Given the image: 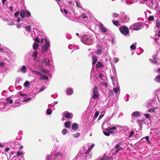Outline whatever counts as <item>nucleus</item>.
Returning a JSON list of instances; mask_svg holds the SVG:
<instances>
[{"label": "nucleus", "instance_id": "obj_13", "mask_svg": "<svg viewBox=\"0 0 160 160\" xmlns=\"http://www.w3.org/2000/svg\"><path fill=\"white\" fill-rule=\"evenodd\" d=\"M73 91V90L71 88H68L67 89V94L68 95H70L72 94Z\"/></svg>", "mask_w": 160, "mask_h": 160}, {"label": "nucleus", "instance_id": "obj_41", "mask_svg": "<svg viewBox=\"0 0 160 160\" xmlns=\"http://www.w3.org/2000/svg\"><path fill=\"white\" fill-rule=\"evenodd\" d=\"M99 114V112L98 111H96L95 114H94V117L95 118H96L98 115Z\"/></svg>", "mask_w": 160, "mask_h": 160}, {"label": "nucleus", "instance_id": "obj_59", "mask_svg": "<svg viewBox=\"0 0 160 160\" xmlns=\"http://www.w3.org/2000/svg\"><path fill=\"white\" fill-rule=\"evenodd\" d=\"M10 150V148L8 147H7L5 149V152H8Z\"/></svg>", "mask_w": 160, "mask_h": 160}, {"label": "nucleus", "instance_id": "obj_15", "mask_svg": "<svg viewBox=\"0 0 160 160\" xmlns=\"http://www.w3.org/2000/svg\"><path fill=\"white\" fill-rule=\"evenodd\" d=\"M38 47L39 44L35 42L33 44L32 47L34 50L37 49Z\"/></svg>", "mask_w": 160, "mask_h": 160}, {"label": "nucleus", "instance_id": "obj_28", "mask_svg": "<svg viewBox=\"0 0 160 160\" xmlns=\"http://www.w3.org/2000/svg\"><path fill=\"white\" fill-rule=\"evenodd\" d=\"M52 112L51 109L50 108H48L46 111V112L47 114L50 115L51 114Z\"/></svg>", "mask_w": 160, "mask_h": 160}, {"label": "nucleus", "instance_id": "obj_40", "mask_svg": "<svg viewBox=\"0 0 160 160\" xmlns=\"http://www.w3.org/2000/svg\"><path fill=\"white\" fill-rule=\"evenodd\" d=\"M118 14L116 13H113L112 15L113 17V18H116L118 17Z\"/></svg>", "mask_w": 160, "mask_h": 160}, {"label": "nucleus", "instance_id": "obj_22", "mask_svg": "<svg viewBox=\"0 0 160 160\" xmlns=\"http://www.w3.org/2000/svg\"><path fill=\"white\" fill-rule=\"evenodd\" d=\"M29 85V83L28 81H26L23 84V86L25 87H27Z\"/></svg>", "mask_w": 160, "mask_h": 160}, {"label": "nucleus", "instance_id": "obj_50", "mask_svg": "<svg viewBox=\"0 0 160 160\" xmlns=\"http://www.w3.org/2000/svg\"><path fill=\"white\" fill-rule=\"evenodd\" d=\"M19 95L22 96H25L26 95V94L22 93L21 92H19Z\"/></svg>", "mask_w": 160, "mask_h": 160}, {"label": "nucleus", "instance_id": "obj_48", "mask_svg": "<svg viewBox=\"0 0 160 160\" xmlns=\"http://www.w3.org/2000/svg\"><path fill=\"white\" fill-rule=\"evenodd\" d=\"M26 69V67L24 65H23L22 68L20 69V70H25Z\"/></svg>", "mask_w": 160, "mask_h": 160}, {"label": "nucleus", "instance_id": "obj_35", "mask_svg": "<svg viewBox=\"0 0 160 160\" xmlns=\"http://www.w3.org/2000/svg\"><path fill=\"white\" fill-rule=\"evenodd\" d=\"M131 49H134L136 48V45L135 44H132L130 46Z\"/></svg>", "mask_w": 160, "mask_h": 160}, {"label": "nucleus", "instance_id": "obj_58", "mask_svg": "<svg viewBox=\"0 0 160 160\" xmlns=\"http://www.w3.org/2000/svg\"><path fill=\"white\" fill-rule=\"evenodd\" d=\"M117 128L115 126H113L111 128H110L109 129H112V130H115Z\"/></svg>", "mask_w": 160, "mask_h": 160}, {"label": "nucleus", "instance_id": "obj_4", "mask_svg": "<svg viewBox=\"0 0 160 160\" xmlns=\"http://www.w3.org/2000/svg\"><path fill=\"white\" fill-rule=\"evenodd\" d=\"M121 143L120 142L118 143L115 146V148L116 149L114 151L116 153H118L119 151L123 150V148L120 147Z\"/></svg>", "mask_w": 160, "mask_h": 160}, {"label": "nucleus", "instance_id": "obj_44", "mask_svg": "<svg viewBox=\"0 0 160 160\" xmlns=\"http://www.w3.org/2000/svg\"><path fill=\"white\" fill-rule=\"evenodd\" d=\"M22 152H18L17 153V156L18 157H20L22 155Z\"/></svg>", "mask_w": 160, "mask_h": 160}, {"label": "nucleus", "instance_id": "obj_43", "mask_svg": "<svg viewBox=\"0 0 160 160\" xmlns=\"http://www.w3.org/2000/svg\"><path fill=\"white\" fill-rule=\"evenodd\" d=\"M32 71L34 73H35L36 74H38L40 75H41V74L37 71Z\"/></svg>", "mask_w": 160, "mask_h": 160}, {"label": "nucleus", "instance_id": "obj_38", "mask_svg": "<svg viewBox=\"0 0 160 160\" xmlns=\"http://www.w3.org/2000/svg\"><path fill=\"white\" fill-rule=\"evenodd\" d=\"M67 133V130L66 129H64L62 131V133L63 134H65Z\"/></svg>", "mask_w": 160, "mask_h": 160}, {"label": "nucleus", "instance_id": "obj_47", "mask_svg": "<svg viewBox=\"0 0 160 160\" xmlns=\"http://www.w3.org/2000/svg\"><path fill=\"white\" fill-rule=\"evenodd\" d=\"M19 13V11H18L15 12L14 14L15 16V17H17V16H18V15Z\"/></svg>", "mask_w": 160, "mask_h": 160}, {"label": "nucleus", "instance_id": "obj_51", "mask_svg": "<svg viewBox=\"0 0 160 160\" xmlns=\"http://www.w3.org/2000/svg\"><path fill=\"white\" fill-rule=\"evenodd\" d=\"M99 26L100 28L101 29L103 27V25L100 22L99 24Z\"/></svg>", "mask_w": 160, "mask_h": 160}, {"label": "nucleus", "instance_id": "obj_54", "mask_svg": "<svg viewBox=\"0 0 160 160\" xmlns=\"http://www.w3.org/2000/svg\"><path fill=\"white\" fill-rule=\"evenodd\" d=\"M76 5L78 7L80 8L81 7L79 3H78V1H76Z\"/></svg>", "mask_w": 160, "mask_h": 160}, {"label": "nucleus", "instance_id": "obj_64", "mask_svg": "<svg viewBox=\"0 0 160 160\" xmlns=\"http://www.w3.org/2000/svg\"><path fill=\"white\" fill-rule=\"evenodd\" d=\"M160 37V31H159L157 34Z\"/></svg>", "mask_w": 160, "mask_h": 160}, {"label": "nucleus", "instance_id": "obj_46", "mask_svg": "<svg viewBox=\"0 0 160 160\" xmlns=\"http://www.w3.org/2000/svg\"><path fill=\"white\" fill-rule=\"evenodd\" d=\"M81 17L83 19H85L87 18V16L84 13L82 14L81 15Z\"/></svg>", "mask_w": 160, "mask_h": 160}, {"label": "nucleus", "instance_id": "obj_52", "mask_svg": "<svg viewBox=\"0 0 160 160\" xmlns=\"http://www.w3.org/2000/svg\"><path fill=\"white\" fill-rule=\"evenodd\" d=\"M31 99V98H29L28 99H27L26 98H24L23 101L24 102H26L30 100Z\"/></svg>", "mask_w": 160, "mask_h": 160}, {"label": "nucleus", "instance_id": "obj_39", "mask_svg": "<svg viewBox=\"0 0 160 160\" xmlns=\"http://www.w3.org/2000/svg\"><path fill=\"white\" fill-rule=\"evenodd\" d=\"M103 133L106 136H109L110 135V134L109 133L108 131L107 132L105 131H103Z\"/></svg>", "mask_w": 160, "mask_h": 160}, {"label": "nucleus", "instance_id": "obj_42", "mask_svg": "<svg viewBox=\"0 0 160 160\" xmlns=\"http://www.w3.org/2000/svg\"><path fill=\"white\" fill-rule=\"evenodd\" d=\"M144 116H145L147 118H150V115L149 114H144Z\"/></svg>", "mask_w": 160, "mask_h": 160}, {"label": "nucleus", "instance_id": "obj_63", "mask_svg": "<svg viewBox=\"0 0 160 160\" xmlns=\"http://www.w3.org/2000/svg\"><path fill=\"white\" fill-rule=\"evenodd\" d=\"M108 131L110 134V133H112L113 132V131L112 130H109Z\"/></svg>", "mask_w": 160, "mask_h": 160}, {"label": "nucleus", "instance_id": "obj_26", "mask_svg": "<svg viewBox=\"0 0 160 160\" xmlns=\"http://www.w3.org/2000/svg\"><path fill=\"white\" fill-rule=\"evenodd\" d=\"M7 101L10 104H12L13 102V101L12 99H10L9 98H8L6 99Z\"/></svg>", "mask_w": 160, "mask_h": 160}, {"label": "nucleus", "instance_id": "obj_32", "mask_svg": "<svg viewBox=\"0 0 160 160\" xmlns=\"http://www.w3.org/2000/svg\"><path fill=\"white\" fill-rule=\"evenodd\" d=\"M88 36H84L82 37V40H84L85 41H86V42H88Z\"/></svg>", "mask_w": 160, "mask_h": 160}, {"label": "nucleus", "instance_id": "obj_20", "mask_svg": "<svg viewBox=\"0 0 160 160\" xmlns=\"http://www.w3.org/2000/svg\"><path fill=\"white\" fill-rule=\"evenodd\" d=\"M40 79L48 80V77L43 75L41 77V78H40Z\"/></svg>", "mask_w": 160, "mask_h": 160}, {"label": "nucleus", "instance_id": "obj_31", "mask_svg": "<svg viewBox=\"0 0 160 160\" xmlns=\"http://www.w3.org/2000/svg\"><path fill=\"white\" fill-rule=\"evenodd\" d=\"M113 90L115 93H117L119 91V88L116 87L115 88H114Z\"/></svg>", "mask_w": 160, "mask_h": 160}, {"label": "nucleus", "instance_id": "obj_19", "mask_svg": "<svg viewBox=\"0 0 160 160\" xmlns=\"http://www.w3.org/2000/svg\"><path fill=\"white\" fill-rule=\"evenodd\" d=\"M25 13L26 16L29 17L31 16V13L29 11L25 10Z\"/></svg>", "mask_w": 160, "mask_h": 160}, {"label": "nucleus", "instance_id": "obj_56", "mask_svg": "<svg viewBox=\"0 0 160 160\" xmlns=\"http://www.w3.org/2000/svg\"><path fill=\"white\" fill-rule=\"evenodd\" d=\"M45 87L44 86H43L42 87L40 88V91H43L44 89H45Z\"/></svg>", "mask_w": 160, "mask_h": 160}, {"label": "nucleus", "instance_id": "obj_25", "mask_svg": "<svg viewBox=\"0 0 160 160\" xmlns=\"http://www.w3.org/2000/svg\"><path fill=\"white\" fill-rule=\"evenodd\" d=\"M101 84L105 88L108 87V84L105 82H101Z\"/></svg>", "mask_w": 160, "mask_h": 160}, {"label": "nucleus", "instance_id": "obj_3", "mask_svg": "<svg viewBox=\"0 0 160 160\" xmlns=\"http://www.w3.org/2000/svg\"><path fill=\"white\" fill-rule=\"evenodd\" d=\"M98 88L96 86H95L93 88L92 98L94 99H97L99 96V93L98 92Z\"/></svg>", "mask_w": 160, "mask_h": 160}, {"label": "nucleus", "instance_id": "obj_45", "mask_svg": "<svg viewBox=\"0 0 160 160\" xmlns=\"http://www.w3.org/2000/svg\"><path fill=\"white\" fill-rule=\"evenodd\" d=\"M119 60V58H114V61L116 63L118 62Z\"/></svg>", "mask_w": 160, "mask_h": 160}, {"label": "nucleus", "instance_id": "obj_16", "mask_svg": "<svg viewBox=\"0 0 160 160\" xmlns=\"http://www.w3.org/2000/svg\"><path fill=\"white\" fill-rule=\"evenodd\" d=\"M132 115L134 117H137L140 115V113L138 111H136L133 112Z\"/></svg>", "mask_w": 160, "mask_h": 160}, {"label": "nucleus", "instance_id": "obj_18", "mask_svg": "<svg viewBox=\"0 0 160 160\" xmlns=\"http://www.w3.org/2000/svg\"><path fill=\"white\" fill-rule=\"evenodd\" d=\"M103 158L104 160H111V157L108 156L104 155L103 156Z\"/></svg>", "mask_w": 160, "mask_h": 160}, {"label": "nucleus", "instance_id": "obj_12", "mask_svg": "<svg viewBox=\"0 0 160 160\" xmlns=\"http://www.w3.org/2000/svg\"><path fill=\"white\" fill-rule=\"evenodd\" d=\"M43 62L46 63V65H49V61L48 58H44Z\"/></svg>", "mask_w": 160, "mask_h": 160}, {"label": "nucleus", "instance_id": "obj_62", "mask_svg": "<svg viewBox=\"0 0 160 160\" xmlns=\"http://www.w3.org/2000/svg\"><path fill=\"white\" fill-rule=\"evenodd\" d=\"M98 159V160H104L103 157L99 158Z\"/></svg>", "mask_w": 160, "mask_h": 160}, {"label": "nucleus", "instance_id": "obj_27", "mask_svg": "<svg viewBox=\"0 0 160 160\" xmlns=\"http://www.w3.org/2000/svg\"><path fill=\"white\" fill-rule=\"evenodd\" d=\"M55 156L56 157L61 156L62 157V154L61 152H57L55 154Z\"/></svg>", "mask_w": 160, "mask_h": 160}, {"label": "nucleus", "instance_id": "obj_1", "mask_svg": "<svg viewBox=\"0 0 160 160\" xmlns=\"http://www.w3.org/2000/svg\"><path fill=\"white\" fill-rule=\"evenodd\" d=\"M142 27V24L141 23H136L131 25L130 29L134 30H138L140 29Z\"/></svg>", "mask_w": 160, "mask_h": 160}, {"label": "nucleus", "instance_id": "obj_34", "mask_svg": "<svg viewBox=\"0 0 160 160\" xmlns=\"http://www.w3.org/2000/svg\"><path fill=\"white\" fill-rule=\"evenodd\" d=\"M101 30L102 32L105 33L107 32V30L106 28L103 27L101 29Z\"/></svg>", "mask_w": 160, "mask_h": 160}, {"label": "nucleus", "instance_id": "obj_5", "mask_svg": "<svg viewBox=\"0 0 160 160\" xmlns=\"http://www.w3.org/2000/svg\"><path fill=\"white\" fill-rule=\"evenodd\" d=\"M97 48H98L95 52V53L97 55H100L102 53V47L101 45L97 46Z\"/></svg>", "mask_w": 160, "mask_h": 160}, {"label": "nucleus", "instance_id": "obj_60", "mask_svg": "<svg viewBox=\"0 0 160 160\" xmlns=\"http://www.w3.org/2000/svg\"><path fill=\"white\" fill-rule=\"evenodd\" d=\"M63 11L65 14H67L68 11L66 9H63Z\"/></svg>", "mask_w": 160, "mask_h": 160}, {"label": "nucleus", "instance_id": "obj_30", "mask_svg": "<svg viewBox=\"0 0 160 160\" xmlns=\"http://www.w3.org/2000/svg\"><path fill=\"white\" fill-rule=\"evenodd\" d=\"M157 109V108H153L148 110L149 112H155V110Z\"/></svg>", "mask_w": 160, "mask_h": 160}, {"label": "nucleus", "instance_id": "obj_55", "mask_svg": "<svg viewBox=\"0 0 160 160\" xmlns=\"http://www.w3.org/2000/svg\"><path fill=\"white\" fill-rule=\"evenodd\" d=\"M145 138L147 140V141L148 142H149V137L148 136H147L145 137Z\"/></svg>", "mask_w": 160, "mask_h": 160}, {"label": "nucleus", "instance_id": "obj_10", "mask_svg": "<svg viewBox=\"0 0 160 160\" xmlns=\"http://www.w3.org/2000/svg\"><path fill=\"white\" fill-rule=\"evenodd\" d=\"M71 113L69 112L65 113L64 114V116L66 118H71Z\"/></svg>", "mask_w": 160, "mask_h": 160}, {"label": "nucleus", "instance_id": "obj_33", "mask_svg": "<svg viewBox=\"0 0 160 160\" xmlns=\"http://www.w3.org/2000/svg\"><path fill=\"white\" fill-rule=\"evenodd\" d=\"M32 56L34 58H37L38 56V53L37 52V51H35L34 52L32 55Z\"/></svg>", "mask_w": 160, "mask_h": 160}, {"label": "nucleus", "instance_id": "obj_36", "mask_svg": "<svg viewBox=\"0 0 160 160\" xmlns=\"http://www.w3.org/2000/svg\"><path fill=\"white\" fill-rule=\"evenodd\" d=\"M79 133L77 132L76 133L73 134V136L74 138H77L79 136Z\"/></svg>", "mask_w": 160, "mask_h": 160}, {"label": "nucleus", "instance_id": "obj_8", "mask_svg": "<svg viewBox=\"0 0 160 160\" xmlns=\"http://www.w3.org/2000/svg\"><path fill=\"white\" fill-rule=\"evenodd\" d=\"M92 65L94 66L97 62L98 59L97 57L96 56H92Z\"/></svg>", "mask_w": 160, "mask_h": 160}, {"label": "nucleus", "instance_id": "obj_11", "mask_svg": "<svg viewBox=\"0 0 160 160\" xmlns=\"http://www.w3.org/2000/svg\"><path fill=\"white\" fill-rule=\"evenodd\" d=\"M78 127V125L76 123H73L72 126V128L73 130H76L77 129Z\"/></svg>", "mask_w": 160, "mask_h": 160}, {"label": "nucleus", "instance_id": "obj_24", "mask_svg": "<svg viewBox=\"0 0 160 160\" xmlns=\"http://www.w3.org/2000/svg\"><path fill=\"white\" fill-rule=\"evenodd\" d=\"M155 79L157 82H160V75L157 76L156 77Z\"/></svg>", "mask_w": 160, "mask_h": 160}, {"label": "nucleus", "instance_id": "obj_6", "mask_svg": "<svg viewBox=\"0 0 160 160\" xmlns=\"http://www.w3.org/2000/svg\"><path fill=\"white\" fill-rule=\"evenodd\" d=\"M50 43H49L47 42L45 44L44 46H43L42 47V51H47L48 48L49 46Z\"/></svg>", "mask_w": 160, "mask_h": 160}, {"label": "nucleus", "instance_id": "obj_61", "mask_svg": "<svg viewBox=\"0 0 160 160\" xmlns=\"http://www.w3.org/2000/svg\"><path fill=\"white\" fill-rule=\"evenodd\" d=\"M4 64L3 62L0 61V66H2L4 65Z\"/></svg>", "mask_w": 160, "mask_h": 160}, {"label": "nucleus", "instance_id": "obj_14", "mask_svg": "<svg viewBox=\"0 0 160 160\" xmlns=\"http://www.w3.org/2000/svg\"><path fill=\"white\" fill-rule=\"evenodd\" d=\"M20 16L22 18H24L25 16V10H21L20 12Z\"/></svg>", "mask_w": 160, "mask_h": 160}, {"label": "nucleus", "instance_id": "obj_17", "mask_svg": "<svg viewBox=\"0 0 160 160\" xmlns=\"http://www.w3.org/2000/svg\"><path fill=\"white\" fill-rule=\"evenodd\" d=\"M112 23L114 25L117 26H118L120 25V24L118 21L117 20L113 21Z\"/></svg>", "mask_w": 160, "mask_h": 160}, {"label": "nucleus", "instance_id": "obj_9", "mask_svg": "<svg viewBox=\"0 0 160 160\" xmlns=\"http://www.w3.org/2000/svg\"><path fill=\"white\" fill-rule=\"evenodd\" d=\"M71 122L70 121H67L65 122V126L66 128H69L70 127Z\"/></svg>", "mask_w": 160, "mask_h": 160}, {"label": "nucleus", "instance_id": "obj_57", "mask_svg": "<svg viewBox=\"0 0 160 160\" xmlns=\"http://www.w3.org/2000/svg\"><path fill=\"white\" fill-rule=\"evenodd\" d=\"M103 116H104V115H100L98 118V120H99L101 119L102 118V117Z\"/></svg>", "mask_w": 160, "mask_h": 160}, {"label": "nucleus", "instance_id": "obj_49", "mask_svg": "<svg viewBox=\"0 0 160 160\" xmlns=\"http://www.w3.org/2000/svg\"><path fill=\"white\" fill-rule=\"evenodd\" d=\"M35 41L38 43H39L40 42V41L38 40V37H37L35 38Z\"/></svg>", "mask_w": 160, "mask_h": 160}, {"label": "nucleus", "instance_id": "obj_2", "mask_svg": "<svg viewBox=\"0 0 160 160\" xmlns=\"http://www.w3.org/2000/svg\"><path fill=\"white\" fill-rule=\"evenodd\" d=\"M119 30L122 33L125 35H127L129 33L128 28L124 26L121 27L119 28Z\"/></svg>", "mask_w": 160, "mask_h": 160}, {"label": "nucleus", "instance_id": "obj_37", "mask_svg": "<svg viewBox=\"0 0 160 160\" xmlns=\"http://www.w3.org/2000/svg\"><path fill=\"white\" fill-rule=\"evenodd\" d=\"M154 19V17L152 16H150L149 17L148 20L149 21H153Z\"/></svg>", "mask_w": 160, "mask_h": 160}, {"label": "nucleus", "instance_id": "obj_21", "mask_svg": "<svg viewBox=\"0 0 160 160\" xmlns=\"http://www.w3.org/2000/svg\"><path fill=\"white\" fill-rule=\"evenodd\" d=\"M26 30L29 32H31V26L30 25H28L26 27Z\"/></svg>", "mask_w": 160, "mask_h": 160}, {"label": "nucleus", "instance_id": "obj_53", "mask_svg": "<svg viewBox=\"0 0 160 160\" xmlns=\"http://www.w3.org/2000/svg\"><path fill=\"white\" fill-rule=\"evenodd\" d=\"M134 131H132L131 132L130 135H129V138H131L132 136L133 135V134L134 133Z\"/></svg>", "mask_w": 160, "mask_h": 160}, {"label": "nucleus", "instance_id": "obj_23", "mask_svg": "<svg viewBox=\"0 0 160 160\" xmlns=\"http://www.w3.org/2000/svg\"><path fill=\"white\" fill-rule=\"evenodd\" d=\"M99 77L100 78L102 81L104 80L105 77L104 75L102 74H100L99 75Z\"/></svg>", "mask_w": 160, "mask_h": 160}, {"label": "nucleus", "instance_id": "obj_29", "mask_svg": "<svg viewBox=\"0 0 160 160\" xmlns=\"http://www.w3.org/2000/svg\"><path fill=\"white\" fill-rule=\"evenodd\" d=\"M156 26L158 28L160 29V22H159V20L156 21Z\"/></svg>", "mask_w": 160, "mask_h": 160}, {"label": "nucleus", "instance_id": "obj_7", "mask_svg": "<svg viewBox=\"0 0 160 160\" xmlns=\"http://www.w3.org/2000/svg\"><path fill=\"white\" fill-rule=\"evenodd\" d=\"M104 66L101 62H98L96 64V68L97 69L99 68L101 69H103Z\"/></svg>", "mask_w": 160, "mask_h": 160}]
</instances>
